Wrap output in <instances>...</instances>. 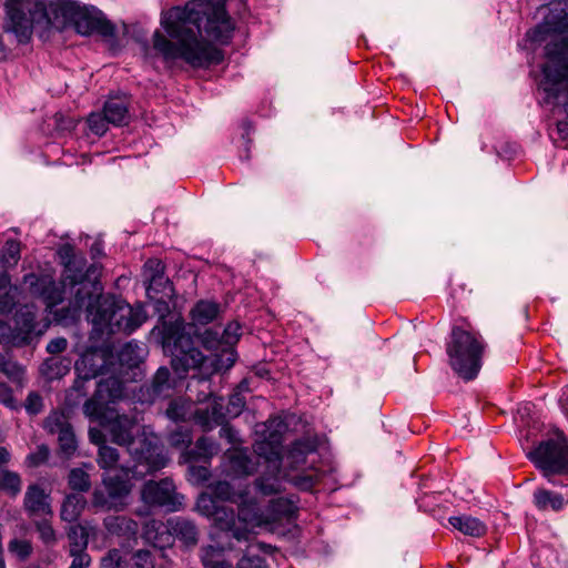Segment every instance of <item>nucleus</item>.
Masks as SVG:
<instances>
[{
    "label": "nucleus",
    "instance_id": "nucleus-22",
    "mask_svg": "<svg viewBox=\"0 0 568 568\" xmlns=\"http://www.w3.org/2000/svg\"><path fill=\"white\" fill-rule=\"evenodd\" d=\"M220 452V445L206 436L200 437L192 449L183 453L184 460L186 463L204 462L209 463L210 459L217 455Z\"/></svg>",
    "mask_w": 568,
    "mask_h": 568
},
{
    "label": "nucleus",
    "instance_id": "nucleus-19",
    "mask_svg": "<svg viewBox=\"0 0 568 568\" xmlns=\"http://www.w3.org/2000/svg\"><path fill=\"white\" fill-rule=\"evenodd\" d=\"M239 513H237V525L240 527H247L250 529V534L252 532V528L258 527L265 523L263 518V514L257 505V503L248 498V494L244 491L241 495V499L239 503Z\"/></svg>",
    "mask_w": 568,
    "mask_h": 568
},
{
    "label": "nucleus",
    "instance_id": "nucleus-25",
    "mask_svg": "<svg viewBox=\"0 0 568 568\" xmlns=\"http://www.w3.org/2000/svg\"><path fill=\"white\" fill-rule=\"evenodd\" d=\"M94 527L85 521L77 525H71L67 531L70 541V555L75 552H85L89 544V537L94 534Z\"/></svg>",
    "mask_w": 568,
    "mask_h": 568
},
{
    "label": "nucleus",
    "instance_id": "nucleus-48",
    "mask_svg": "<svg viewBox=\"0 0 568 568\" xmlns=\"http://www.w3.org/2000/svg\"><path fill=\"white\" fill-rule=\"evenodd\" d=\"M34 527L39 534L40 540L47 547H54L58 544V535L48 519L37 520Z\"/></svg>",
    "mask_w": 568,
    "mask_h": 568
},
{
    "label": "nucleus",
    "instance_id": "nucleus-11",
    "mask_svg": "<svg viewBox=\"0 0 568 568\" xmlns=\"http://www.w3.org/2000/svg\"><path fill=\"white\" fill-rule=\"evenodd\" d=\"M199 510L212 517L216 526L226 532H231L232 537L239 541L250 539V529L247 527H240L232 508L219 505L213 498L207 495H202L197 501Z\"/></svg>",
    "mask_w": 568,
    "mask_h": 568
},
{
    "label": "nucleus",
    "instance_id": "nucleus-44",
    "mask_svg": "<svg viewBox=\"0 0 568 568\" xmlns=\"http://www.w3.org/2000/svg\"><path fill=\"white\" fill-rule=\"evenodd\" d=\"M68 485L72 490L87 493L91 488L90 476L81 468H73L69 473Z\"/></svg>",
    "mask_w": 568,
    "mask_h": 568
},
{
    "label": "nucleus",
    "instance_id": "nucleus-2",
    "mask_svg": "<svg viewBox=\"0 0 568 568\" xmlns=\"http://www.w3.org/2000/svg\"><path fill=\"white\" fill-rule=\"evenodd\" d=\"M205 20V34L222 44L229 43L235 29L225 3L211 0H192L183 8L174 7L165 12L161 24L169 40L160 31L153 34V48L164 62L183 60L193 68H209L223 61V53L202 38V21Z\"/></svg>",
    "mask_w": 568,
    "mask_h": 568
},
{
    "label": "nucleus",
    "instance_id": "nucleus-34",
    "mask_svg": "<svg viewBox=\"0 0 568 568\" xmlns=\"http://www.w3.org/2000/svg\"><path fill=\"white\" fill-rule=\"evenodd\" d=\"M201 561L204 568H231V565L223 559V548L217 546H205L201 549Z\"/></svg>",
    "mask_w": 568,
    "mask_h": 568
},
{
    "label": "nucleus",
    "instance_id": "nucleus-7",
    "mask_svg": "<svg viewBox=\"0 0 568 568\" xmlns=\"http://www.w3.org/2000/svg\"><path fill=\"white\" fill-rule=\"evenodd\" d=\"M50 11L55 17L61 13L63 18L71 19L77 32L82 36L98 33L104 38H111L115 34L114 26L95 8L80 7L70 2H57L50 4Z\"/></svg>",
    "mask_w": 568,
    "mask_h": 568
},
{
    "label": "nucleus",
    "instance_id": "nucleus-26",
    "mask_svg": "<svg viewBox=\"0 0 568 568\" xmlns=\"http://www.w3.org/2000/svg\"><path fill=\"white\" fill-rule=\"evenodd\" d=\"M448 521L455 529L466 536L478 538L487 531L486 524L470 515L452 516Z\"/></svg>",
    "mask_w": 568,
    "mask_h": 568
},
{
    "label": "nucleus",
    "instance_id": "nucleus-45",
    "mask_svg": "<svg viewBox=\"0 0 568 568\" xmlns=\"http://www.w3.org/2000/svg\"><path fill=\"white\" fill-rule=\"evenodd\" d=\"M0 373L11 381L19 382L22 379L24 371L11 356L0 352Z\"/></svg>",
    "mask_w": 568,
    "mask_h": 568
},
{
    "label": "nucleus",
    "instance_id": "nucleus-50",
    "mask_svg": "<svg viewBox=\"0 0 568 568\" xmlns=\"http://www.w3.org/2000/svg\"><path fill=\"white\" fill-rule=\"evenodd\" d=\"M90 381L91 378H81L80 376H78L72 387L67 393V402L69 405H78L81 402V399H83L88 395L85 384Z\"/></svg>",
    "mask_w": 568,
    "mask_h": 568
},
{
    "label": "nucleus",
    "instance_id": "nucleus-18",
    "mask_svg": "<svg viewBox=\"0 0 568 568\" xmlns=\"http://www.w3.org/2000/svg\"><path fill=\"white\" fill-rule=\"evenodd\" d=\"M171 531L170 519L166 523L150 519L143 526V538L153 547L164 549L173 545Z\"/></svg>",
    "mask_w": 568,
    "mask_h": 568
},
{
    "label": "nucleus",
    "instance_id": "nucleus-6",
    "mask_svg": "<svg viewBox=\"0 0 568 568\" xmlns=\"http://www.w3.org/2000/svg\"><path fill=\"white\" fill-rule=\"evenodd\" d=\"M527 458L549 483L555 484L556 476L568 475V437L555 429L527 453Z\"/></svg>",
    "mask_w": 568,
    "mask_h": 568
},
{
    "label": "nucleus",
    "instance_id": "nucleus-1",
    "mask_svg": "<svg viewBox=\"0 0 568 568\" xmlns=\"http://www.w3.org/2000/svg\"><path fill=\"white\" fill-rule=\"evenodd\" d=\"M58 256L63 265L60 285L44 277L30 276L36 278V282H30L32 292L43 298L58 321H75L85 310L93 332L100 335L131 334L146 321L143 306H131L122 298L102 293L99 281L101 266L98 263L88 265L85 256L73 245H61Z\"/></svg>",
    "mask_w": 568,
    "mask_h": 568
},
{
    "label": "nucleus",
    "instance_id": "nucleus-28",
    "mask_svg": "<svg viewBox=\"0 0 568 568\" xmlns=\"http://www.w3.org/2000/svg\"><path fill=\"white\" fill-rule=\"evenodd\" d=\"M220 313V304L201 300L191 310V317L196 325H206L213 322Z\"/></svg>",
    "mask_w": 568,
    "mask_h": 568
},
{
    "label": "nucleus",
    "instance_id": "nucleus-5",
    "mask_svg": "<svg viewBox=\"0 0 568 568\" xmlns=\"http://www.w3.org/2000/svg\"><path fill=\"white\" fill-rule=\"evenodd\" d=\"M162 344L171 352L172 367L180 377L190 369L202 367L206 361L202 352L194 346L191 335L185 333L183 321L163 323Z\"/></svg>",
    "mask_w": 568,
    "mask_h": 568
},
{
    "label": "nucleus",
    "instance_id": "nucleus-42",
    "mask_svg": "<svg viewBox=\"0 0 568 568\" xmlns=\"http://www.w3.org/2000/svg\"><path fill=\"white\" fill-rule=\"evenodd\" d=\"M43 427L48 433L59 435L64 428L71 427V424L64 413L54 410L44 419Z\"/></svg>",
    "mask_w": 568,
    "mask_h": 568
},
{
    "label": "nucleus",
    "instance_id": "nucleus-63",
    "mask_svg": "<svg viewBox=\"0 0 568 568\" xmlns=\"http://www.w3.org/2000/svg\"><path fill=\"white\" fill-rule=\"evenodd\" d=\"M24 408L28 414L30 415H37L39 414L43 408V399L42 397L36 393L31 392L26 399Z\"/></svg>",
    "mask_w": 568,
    "mask_h": 568
},
{
    "label": "nucleus",
    "instance_id": "nucleus-55",
    "mask_svg": "<svg viewBox=\"0 0 568 568\" xmlns=\"http://www.w3.org/2000/svg\"><path fill=\"white\" fill-rule=\"evenodd\" d=\"M101 568H125L126 562L122 558V552L119 549L109 550L100 562Z\"/></svg>",
    "mask_w": 568,
    "mask_h": 568
},
{
    "label": "nucleus",
    "instance_id": "nucleus-61",
    "mask_svg": "<svg viewBox=\"0 0 568 568\" xmlns=\"http://www.w3.org/2000/svg\"><path fill=\"white\" fill-rule=\"evenodd\" d=\"M245 406V399L240 393H234L229 397L226 414L230 417L239 416Z\"/></svg>",
    "mask_w": 568,
    "mask_h": 568
},
{
    "label": "nucleus",
    "instance_id": "nucleus-38",
    "mask_svg": "<svg viewBox=\"0 0 568 568\" xmlns=\"http://www.w3.org/2000/svg\"><path fill=\"white\" fill-rule=\"evenodd\" d=\"M21 478L18 473L7 469L0 470V490L11 497H16L21 491Z\"/></svg>",
    "mask_w": 568,
    "mask_h": 568
},
{
    "label": "nucleus",
    "instance_id": "nucleus-30",
    "mask_svg": "<svg viewBox=\"0 0 568 568\" xmlns=\"http://www.w3.org/2000/svg\"><path fill=\"white\" fill-rule=\"evenodd\" d=\"M97 396L103 398L108 404L121 398L123 395V383L114 376L101 379L97 383Z\"/></svg>",
    "mask_w": 568,
    "mask_h": 568
},
{
    "label": "nucleus",
    "instance_id": "nucleus-56",
    "mask_svg": "<svg viewBox=\"0 0 568 568\" xmlns=\"http://www.w3.org/2000/svg\"><path fill=\"white\" fill-rule=\"evenodd\" d=\"M189 415V409H187V406L185 405V403H183L182 400H178V399H173L170 402L168 408H166V416L174 420V422H179V420H184L186 419Z\"/></svg>",
    "mask_w": 568,
    "mask_h": 568
},
{
    "label": "nucleus",
    "instance_id": "nucleus-13",
    "mask_svg": "<svg viewBox=\"0 0 568 568\" xmlns=\"http://www.w3.org/2000/svg\"><path fill=\"white\" fill-rule=\"evenodd\" d=\"M568 4L556 3L542 23L526 33L531 42H542L550 33L562 34L568 28Z\"/></svg>",
    "mask_w": 568,
    "mask_h": 568
},
{
    "label": "nucleus",
    "instance_id": "nucleus-9",
    "mask_svg": "<svg viewBox=\"0 0 568 568\" xmlns=\"http://www.w3.org/2000/svg\"><path fill=\"white\" fill-rule=\"evenodd\" d=\"M8 23L6 30L12 32L20 43H27L33 32V23L41 17L50 19V7L43 12L38 3L29 0H6Z\"/></svg>",
    "mask_w": 568,
    "mask_h": 568
},
{
    "label": "nucleus",
    "instance_id": "nucleus-57",
    "mask_svg": "<svg viewBox=\"0 0 568 568\" xmlns=\"http://www.w3.org/2000/svg\"><path fill=\"white\" fill-rule=\"evenodd\" d=\"M50 456V450L47 445L42 444L37 447V449L32 453H30L27 458L26 463L29 467H39L47 463Z\"/></svg>",
    "mask_w": 568,
    "mask_h": 568
},
{
    "label": "nucleus",
    "instance_id": "nucleus-39",
    "mask_svg": "<svg viewBox=\"0 0 568 568\" xmlns=\"http://www.w3.org/2000/svg\"><path fill=\"white\" fill-rule=\"evenodd\" d=\"M143 349L136 343H126L119 352V362L128 367L136 366L142 359Z\"/></svg>",
    "mask_w": 568,
    "mask_h": 568
},
{
    "label": "nucleus",
    "instance_id": "nucleus-23",
    "mask_svg": "<svg viewBox=\"0 0 568 568\" xmlns=\"http://www.w3.org/2000/svg\"><path fill=\"white\" fill-rule=\"evenodd\" d=\"M103 526L110 535L124 538L134 537L139 531L138 523L134 519L122 515L105 517Z\"/></svg>",
    "mask_w": 568,
    "mask_h": 568
},
{
    "label": "nucleus",
    "instance_id": "nucleus-46",
    "mask_svg": "<svg viewBox=\"0 0 568 568\" xmlns=\"http://www.w3.org/2000/svg\"><path fill=\"white\" fill-rule=\"evenodd\" d=\"M119 450L109 445L102 444L98 452V465L102 469H112L119 462Z\"/></svg>",
    "mask_w": 568,
    "mask_h": 568
},
{
    "label": "nucleus",
    "instance_id": "nucleus-24",
    "mask_svg": "<svg viewBox=\"0 0 568 568\" xmlns=\"http://www.w3.org/2000/svg\"><path fill=\"white\" fill-rule=\"evenodd\" d=\"M36 311L33 306L23 305L14 314V328L19 337H23V344L31 339V335L36 329Z\"/></svg>",
    "mask_w": 568,
    "mask_h": 568
},
{
    "label": "nucleus",
    "instance_id": "nucleus-43",
    "mask_svg": "<svg viewBox=\"0 0 568 568\" xmlns=\"http://www.w3.org/2000/svg\"><path fill=\"white\" fill-rule=\"evenodd\" d=\"M201 342L206 349L216 352L212 362L216 358V355H223L224 341L220 332L212 328L205 329L201 334Z\"/></svg>",
    "mask_w": 568,
    "mask_h": 568
},
{
    "label": "nucleus",
    "instance_id": "nucleus-62",
    "mask_svg": "<svg viewBox=\"0 0 568 568\" xmlns=\"http://www.w3.org/2000/svg\"><path fill=\"white\" fill-rule=\"evenodd\" d=\"M0 404L12 410L18 409V404L13 396L12 388L6 383H0Z\"/></svg>",
    "mask_w": 568,
    "mask_h": 568
},
{
    "label": "nucleus",
    "instance_id": "nucleus-60",
    "mask_svg": "<svg viewBox=\"0 0 568 568\" xmlns=\"http://www.w3.org/2000/svg\"><path fill=\"white\" fill-rule=\"evenodd\" d=\"M132 568H155L151 551L140 549L133 554Z\"/></svg>",
    "mask_w": 568,
    "mask_h": 568
},
{
    "label": "nucleus",
    "instance_id": "nucleus-16",
    "mask_svg": "<svg viewBox=\"0 0 568 568\" xmlns=\"http://www.w3.org/2000/svg\"><path fill=\"white\" fill-rule=\"evenodd\" d=\"M172 389L171 373L169 368L162 366L156 371L151 383L141 387L142 400L153 403L159 398L169 397Z\"/></svg>",
    "mask_w": 568,
    "mask_h": 568
},
{
    "label": "nucleus",
    "instance_id": "nucleus-10",
    "mask_svg": "<svg viewBox=\"0 0 568 568\" xmlns=\"http://www.w3.org/2000/svg\"><path fill=\"white\" fill-rule=\"evenodd\" d=\"M182 499L183 497L176 493L175 485L170 478L145 481L141 488V500L150 507L178 511L183 505Z\"/></svg>",
    "mask_w": 568,
    "mask_h": 568
},
{
    "label": "nucleus",
    "instance_id": "nucleus-40",
    "mask_svg": "<svg viewBox=\"0 0 568 568\" xmlns=\"http://www.w3.org/2000/svg\"><path fill=\"white\" fill-rule=\"evenodd\" d=\"M312 452H314V446L308 442L296 440L287 454V460L292 466L304 464L306 456Z\"/></svg>",
    "mask_w": 568,
    "mask_h": 568
},
{
    "label": "nucleus",
    "instance_id": "nucleus-33",
    "mask_svg": "<svg viewBox=\"0 0 568 568\" xmlns=\"http://www.w3.org/2000/svg\"><path fill=\"white\" fill-rule=\"evenodd\" d=\"M106 404L108 403L103 398L97 396L95 390L94 395L91 398L85 399L83 404V413L90 419L97 420L101 425H103L109 417L105 412Z\"/></svg>",
    "mask_w": 568,
    "mask_h": 568
},
{
    "label": "nucleus",
    "instance_id": "nucleus-37",
    "mask_svg": "<svg viewBox=\"0 0 568 568\" xmlns=\"http://www.w3.org/2000/svg\"><path fill=\"white\" fill-rule=\"evenodd\" d=\"M20 257L21 243L17 240H7L0 253V263L4 267H13L18 264Z\"/></svg>",
    "mask_w": 568,
    "mask_h": 568
},
{
    "label": "nucleus",
    "instance_id": "nucleus-35",
    "mask_svg": "<svg viewBox=\"0 0 568 568\" xmlns=\"http://www.w3.org/2000/svg\"><path fill=\"white\" fill-rule=\"evenodd\" d=\"M244 491H236L227 481H217L211 486V495L217 504L219 501L239 503Z\"/></svg>",
    "mask_w": 568,
    "mask_h": 568
},
{
    "label": "nucleus",
    "instance_id": "nucleus-59",
    "mask_svg": "<svg viewBox=\"0 0 568 568\" xmlns=\"http://www.w3.org/2000/svg\"><path fill=\"white\" fill-rule=\"evenodd\" d=\"M194 419L195 423L202 427L203 432H210L217 426L209 408L196 409Z\"/></svg>",
    "mask_w": 568,
    "mask_h": 568
},
{
    "label": "nucleus",
    "instance_id": "nucleus-29",
    "mask_svg": "<svg viewBox=\"0 0 568 568\" xmlns=\"http://www.w3.org/2000/svg\"><path fill=\"white\" fill-rule=\"evenodd\" d=\"M85 505L87 500L83 496L78 494L68 495L61 505L60 518L67 523L77 521Z\"/></svg>",
    "mask_w": 568,
    "mask_h": 568
},
{
    "label": "nucleus",
    "instance_id": "nucleus-17",
    "mask_svg": "<svg viewBox=\"0 0 568 568\" xmlns=\"http://www.w3.org/2000/svg\"><path fill=\"white\" fill-rule=\"evenodd\" d=\"M130 97L126 94L110 95L104 102L103 112L109 122L115 126L129 124L130 121Z\"/></svg>",
    "mask_w": 568,
    "mask_h": 568
},
{
    "label": "nucleus",
    "instance_id": "nucleus-8",
    "mask_svg": "<svg viewBox=\"0 0 568 568\" xmlns=\"http://www.w3.org/2000/svg\"><path fill=\"white\" fill-rule=\"evenodd\" d=\"M102 484L103 489L95 488L92 493V506L108 511H123L129 506L128 499L133 487L129 469L121 474L104 475Z\"/></svg>",
    "mask_w": 568,
    "mask_h": 568
},
{
    "label": "nucleus",
    "instance_id": "nucleus-52",
    "mask_svg": "<svg viewBox=\"0 0 568 568\" xmlns=\"http://www.w3.org/2000/svg\"><path fill=\"white\" fill-rule=\"evenodd\" d=\"M152 291L155 293H162L165 297H170L173 294V286L170 280L162 274L150 277L148 293Z\"/></svg>",
    "mask_w": 568,
    "mask_h": 568
},
{
    "label": "nucleus",
    "instance_id": "nucleus-32",
    "mask_svg": "<svg viewBox=\"0 0 568 568\" xmlns=\"http://www.w3.org/2000/svg\"><path fill=\"white\" fill-rule=\"evenodd\" d=\"M534 503L541 510L550 508L557 511L564 507L566 501L559 494L546 489H537L534 494Z\"/></svg>",
    "mask_w": 568,
    "mask_h": 568
},
{
    "label": "nucleus",
    "instance_id": "nucleus-14",
    "mask_svg": "<svg viewBox=\"0 0 568 568\" xmlns=\"http://www.w3.org/2000/svg\"><path fill=\"white\" fill-rule=\"evenodd\" d=\"M112 354L104 348H92L81 355L74 368L81 378H97L109 371Z\"/></svg>",
    "mask_w": 568,
    "mask_h": 568
},
{
    "label": "nucleus",
    "instance_id": "nucleus-27",
    "mask_svg": "<svg viewBox=\"0 0 568 568\" xmlns=\"http://www.w3.org/2000/svg\"><path fill=\"white\" fill-rule=\"evenodd\" d=\"M267 471L255 479V488L264 496L277 494L282 489L281 466L275 470L270 463H265Z\"/></svg>",
    "mask_w": 568,
    "mask_h": 568
},
{
    "label": "nucleus",
    "instance_id": "nucleus-3",
    "mask_svg": "<svg viewBox=\"0 0 568 568\" xmlns=\"http://www.w3.org/2000/svg\"><path fill=\"white\" fill-rule=\"evenodd\" d=\"M487 344L484 337L462 326H453L446 344L450 368L464 381L477 377L483 366Z\"/></svg>",
    "mask_w": 568,
    "mask_h": 568
},
{
    "label": "nucleus",
    "instance_id": "nucleus-36",
    "mask_svg": "<svg viewBox=\"0 0 568 568\" xmlns=\"http://www.w3.org/2000/svg\"><path fill=\"white\" fill-rule=\"evenodd\" d=\"M232 470L239 475H250L255 469V464L245 450H234L230 456Z\"/></svg>",
    "mask_w": 568,
    "mask_h": 568
},
{
    "label": "nucleus",
    "instance_id": "nucleus-47",
    "mask_svg": "<svg viewBox=\"0 0 568 568\" xmlns=\"http://www.w3.org/2000/svg\"><path fill=\"white\" fill-rule=\"evenodd\" d=\"M58 442L60 453L64 457L69 458L74 455L78 448V442L72 426L69 428H64V432L58 435Z\"/></svg>",
    "mask_w": 568,
    "mask_h": 568
},
{
    "label": "nucleus",
    "instance_id": "nucleus-4",
    "mask_svg": "<svg viewBox=\"0 0 568 568\" xmlns=\"http://www.w3.org/2000/svg\"><path fill=\"white\" fill-rule=\"evenodd\" d=\"M102 426L106 428L113 443L129 448L136 463L135 467L145 466V473H154L165 467L168 458L156 444L143 439L140 449L131 448L136 428V420L133 417L115 414L108 417Z\"/></svg>",
    "mask_w": 568,
    "mask_h": 568
},
{
    "label": "nucleus",
    "instance_id": "nucleus-12",
    "mask_svg": "<svg viewBox=\"0 0 568 568\" xmlns=\"http://www.w3.org/2000/svg\"><path fill=\"white\" fill-rule=\"evenodd\" d=\"M264 427V438L255 443L254 452L265 463H270L275 470H278L282 465L283 436L287 426L282 419L273 418L267 420Z\"/></svg>",
    "mask_w": 568,
    "mask_h": 568
},
{
    "label": "nucleus",
    "instance_id": "nucleus-15",
    "mask_svg": "<svg viewBox=\"0 0 568 568\" xmlns=\"http://www.w3.org/2000/svg\"><path fill=\"white\" fill-rule=\"evenodd\" d=\"M241 329L242 327L237 322H231L224 327L221 333L224 341L223 355H216L213 361L214 371H226L234 365L235 351L233 346L242 335Z\"/></svg>",
    "mask_w": 568,
    "mask_h": 568
},
{
    "label": "nucleus",
    "instance_id": "nucleus-31",
    "mask_svg": "<svg viewBox=\"0 0 568 568\" xmlns=\"http://www.w3.org/2000/svg\"><path fill=\"white\" fill-rule=\"evenodd\" d=\"M17 287L11 285L7 272L0 273V313L9 314L16 305Z\"/></svg>",
    "mask_w": 568,
    "mask_h": 568
},
{
    "label": "nucleus",
    "instance_id": "nucleus-58",
    "mask_svg": "<svg viewBox=\"0 0 568 568\" xmlns=\"http://www.w3.org/2000/svg\"><path fill=\"white\" fill-rule=\"evenodd\" d=\"M271 509L277 517H291L295 511V506L288 499L277 498L271 501Z\"/></svg>",
    "mask_w": 568,
    "mask_h": 568
},
{
    "label": "nucleus",
    "instance_id": "nucleus-21",
    "mask_svg": "<svg viewBox=\"0 0 568 568\" xmlns=\"http://www.w3.org/2000/svg\"><path fill=\"white\" fill-rule=\"evenodd\" d=\"M172 539L182 541L186 547H193L199 540V529L193 520L184 517L170 518Z\"/></svg>",
    "mask_w": 568,
    "mask_h": 568
},
{
    "label": "nucleus",
    "instance_id": "nucleus-54",
    "mask_svg": "<svg viewBox=\"0 0 568 568\" xmlns=\"http://www.w3.org/2000/svg\"><path fill=\"white\" fill-rule=\"evenodd\" d=\"M0 344L22 345L23 337H19L14 327L4 321H0Z\"/></svg>",
    "mask_w": 568,
    "mask_h": 568
},
{
    "label": "nucleus",
    "instance_id": "nucleus-51",
    "mask_svg": "<svg viewBox=\"0 0 568 568\" xmlns=\"http://www.w3.org/2000/svg\"><path fill=\"white\" fill-rule=\"evenodd\" d=\"M88 126L92 133L98 136H102L106 133L109 129V120L106 119L104 112H92L87 119Z\"/></svg>",
    "mask_w": 568,
    "mask_h": 568
},
{
    "label": "nucleus",
    "instance_id": "nucleus-53",
    "mask_svg": "<svg viewBox=\"0 0 568 568\" xmlns=\"http://www.w3.org/2000/svg\"><path fill=\"white\" fill-rule=\"evenodd\" d=\"M168 439L171 446L180 448L192 443V435L187 428L179 426L169 434Z\"/></svg>",
    "mask_w": 568,
    "mask_h": 568
},
{
    "label": "nucleus",
    "instance_id": "nucleus-20",
    "mask_svg": "<svg viewBox=\"0 0 568 568\" xmlns=\"http://www.w3.org/2000/svg\"><path fill=\"white\" fill-rule=\"evenodd\" d=\"M50 496L38 484L29 485L24 494L23 506L29 515H51Z\"/></svg>",
    "mask_w": 568,
    "mask_h": 568
},
{
    "label": "nucleus",
    "instance_id": "nucleus-41",
    "mask_svg": "<svg viewBox=\"0 0 568 568\" xmlns=\"http://www.w3.org/2000/svg\"><path fill=\"white\" fill-rule=\"evenodd\" d=\"M8 551L19 561H26L32 555V542L28 539L12 538L8 542Z\"/></svg>",
    "mask_w": 568,
    "mask_h": 568
},
{
    "label": "nucleus",
    "instance_id": "nucleus-49",
    "mask_svg": "<svg viewBox=\"0 0 568 568\" xmlns=\"http://www.w3.org/2000/svg\"><path fill=\"white\" fill-rule=\"evenodd\" d=\"M44 365L47 367L45 374L50 379L62 377L70 369L69 359H61L57 357L45 361Z\"/></svg>",
    "mask_w": 568,
    "mask_h": 568
},
{
    "label": "nucleus",
    "instance_id": "nucleus-64",
    "mask_svg": "<svg viewBox=\"0 0 568 568\" xmlns=\"http://www.w3.org/2000/svg\"><path fill=\"white\" fill-rule=\"evenodd\" d=\"M237 568H267V566L262 557L245 555L239 560Z\"/></svg>",
    "mask_w": 568,
    "mask_h": 568
}]
</instances>
